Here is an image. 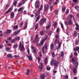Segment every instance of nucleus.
Instances as JSON below:
<instances>
[{
  "mask_svg": "<svg viewBox=\"0 0 79 79\" xmlns=\"http://www.w3.org/2000/svg\"><path fill=\"white\" fill-rule=\"evenodd\" d=\"M53 10V6H51L50 7V10Z\"/></svg>",
  "mask_w": 79,
  "mask_h": 79,
  "instance_id": "obj_59",
  "label": "nucleus"
},
{
  "mask_svg": "<svg viewBox=\"0 0 79 79\" xmlns=\"http://www.w3.org/2000/svg\"><path fill=\"white\" fill-rule=\"evenodd\" d=\"M11 30H6V32L5 33V34H8V33H11Z\"/></svg>",
  "mask_w": 79,
  "mask_h": 79,
  "instance_id": "obj_21",
  "label": "nucleus"
},
{
  "mask_svg": "<svg viewBox=\"0 0 79 79\" xmlns=\"http://www.w3.org/2000/svg\"><path fill=\"white\" fill-rule=\"evenodd\" d=\"M36 45L38 47H39V46H40V45H41V44H39V43H37V44H36Z\"/></svg>",
  "mask_w": 79,
  "mask_h": 79,
  "instance_id": "obj_58",
  "label": "nucleus"
},
{
  "mask_svg": "<svg viewBox=\"0 0 79 79\" xmlns=\"http://www.w3.org/2000/svg\"><path fill=\"white\" fill-rule=\"evenodd\" d=\"M65 10H66V7H63L62 8V11H63H63H65Z\"/></svg>",
  "mask_w": 79,
  "mask_h": 79,
  "instance_id": "obj_40",
  "label": "nucleus"
},
{
  "mask_svg": "<svg viewBox=\"0 0 79 79\" xmlns=\"http://www.w3.org/2000/svg\"><path fill=\"white\" fill-rule=\"evenodd\" d=\"M35 5L36 8H38L40 6V3H39V0H37L35 2Z\"/></svg>",
  "mask_w": 79,
  "mask_h": 79,
  "instance_id": "obj_6",
  "label": "nucleus"
},
{
  "mask_svg": "<svg viewBox=\"0 0 79 79\" xmlns=\"http://www.w3.org/2000/svg\"><path fill=\"white\" fill-rule=\"evenodd\" d=\"M27 58H28L30 60H32V57L31 56H27Z\"/></svg>",
  "mask_w": 79,
  "mask_h": 79,
  "instance_id": "obj_27",
  "label": "nucleus"
},
{
  "mask_svg": "<svg viewBox=\"0 0 79 79\" xmlns=\"http://www.w3.org/2000/svg\"><path fill=\"white\" fill-rule=\"evenodd\" d=\"M58 10H55L54 11V13L56 15H57L58 14Z\"/></svg>",
  "mask_w": 79,
  "mask_h": 79,
  "instance_id": "obj_36",
  "label": "nucleus"
},
{
  "mask_svg": "<svg viewBox=\"0 0 79 79\" xmlns=\"http://www.w3.org/2000/svg\"><path fill=\"white\" fill-rule=\"evenodd\" d=\"M61 43L60 42L58 44V46L57 47V50H58L61 48Z\"/></svg>",
  "mask_w": 79,
  "mask_h": 79,
  "instance_id": "obj_12",
  "label": "nucleus"
},
{
  "mask_svg": "<svg viewBox=\"0 0 79 79\" xmlns=\"http://www.w3.org/2000/svg\"><path fill=\"white\" fill-rule=\"evenodd\" d=\"M79 40H77L75 42L76 45H78V44H79Z\"/></svg>",
  "mask_w": 79,
  "mask_h": 79,
  "instance_id": "obj_25",
  "label": "nucleus"
},
{
  "mask_svg": "<svg viewBox=\"0 0 79 79\" xmlns=\"http://www.w3.org/2000/svg\"><path fill=\"white\" fill-rule=\"evenodd\" d=\"M38 28V24H36V26L35 27V30H36V29H37V28Z\"/></svg>",
  "mask_w": 79,
  "mask_h": 79,
  "instance_id": "obj_48",
  "label": "nucleus"
},
{
  "mask_svg": "<svg viewBox=\"0 0 79 79\" xmlns=\"http://www.w3.org/2000/svg\"><path fill=\"white\" fill-rule=\"evenodd\" d=\"M74 51H79V47H76L75 48H73Z\"/></svg>",
  "mask_w": 79,
  "mask_h": 79,
  "instance_id": "obj_16",
  "label": "nucleus"
},
{
  "mask_svg": "<svg viewBox=\"0 0 79 79\" xmlns=\"http://www.w3.org/2000/svg\"><path fill=\"white\" fill-rule=\"evenodd\" d=\"M40 34L41 35H44V31H41L40 32Z\"/></svg>",
  "mask_w": 79,
  "mask_h": 79,
  "instance_id": "obj_47",
  "label": "nucleus"
},
{
  "mask_svg": "<svg viewBox=\"0 0 79 79\" xmlns=\"http://www.w3.org/2000/svg\"><path fill=\"white\" fill-rule=\"evenodd\" d=\"M48 34L49 35H50L51 34H52V31H49L48 33Z\"/></svg>",
  "mask_w": 79,
  "mask_h": 79,
  "instance_id": "obj_55",
  "label": "nucleus"
},
{
  "mask_svg": "<svg viewBox=\"0 0 79 79\" xmlns=\"http://www.w3.org/2000/svg\"><path fill=\"white\" fill-rule=\"evenodd\" d=\"M30 70L28 69L27 70V73H26V74L27 75V76H29V73H30Z\"/></svg>",
  "mask_w": 79,
  "mask_h": 79,
  "instance_id": "obj_22",
  "label": "nucleus"
},
{
  "mask_svg": "<svg viewBox=\"0 0 79 79\" xmlns=\"http://www.w3.org/2000/svg\"><path fill=\"white\" fill-rule=\"evenodd\" d=\"M77 33L75 32L74 33V36L75 37H77Z\"/></svg>",
  "mask_w": 79,
  "mask_h": 79,
  "instance_id": "obj_30",
  "label": "nucleus"
},
{
  "mask_svg": "<svg viewBox=\"0 0 79 79\" xmlns=\"http://www.w3.org/2000/svg\"><path fill=\"white\" fill-rule=\"evenodd\" d=\"M52 57H53L55 56V53L53 52H52Z\"/></svg>",
  "mask_w": 79,
  "mask_h": 79,
  "instance_id": "obj_56",
  "label": "nucleus"
},
{
  "mask_svg": "<svg viewBox=\"0 0 79 79\" xmlns=\"http://www.w3.org/2000/svg\"><path fill=\"white\" fill-rule=\"evenodd\" d=\"M59 41L57 40H55V42L56 44H58L59 42Z\"/></svg>",
  "mask_w": 79,
  "mask_h": 79,
  "instance_id": "obj_50",
  "label": "nucleus"
},
{
  "mask_svg": "<svg viewBox=\"0 0 79 79\" xmlns=\"http://www.w3.org/2000/svg\"><path fill=\"white\" fill-rule=\"evenodd\" d=\"M65 78H66V79H68V75H66L65 77Z\"/></svg>",
  "mask_w": 79,
  "mask_h": 79,
  "instance_id": "obj_62",
  "label": "nucleus"
},
{
  "mask_svg": "<svg viewBox=\"0 0 79 79\" xmlns=\"http://www.w3.org/2000/svg\"><path fill=\"white\" fill-rule=\"evenodd\" d=\"M79 26H78V27H76V29L79 30Z\"/></svg>",
  "mask_w": 79,
  "mask_h": 79,
  "instance_id": "obj_63",
  "label": "nucleus"
},
{
  "mask_svg": "<svg viewBox=\"0 0 79 79\" xmlns=\"http://www.w3.org/2000/svg\"><path fill=\"white\" fill-rule=\"evenodd\" d=\"M24 8H25L24 6H22L19 9L18 11H23V10L24 9Z\"/></svg>",
  "mask_w": 79,
  "mask_h": 79,
  "instance_id": "obj_15",
  "label": "nucleus"
},
{
  "mask_svg": "<svg viewBox=\"0 0 79 79\" xmlns=\"http://www.w3.org/2000/svg\"><path fill=\"white\" fill-rule=\"evenodd\" d=\"M75 9H76V10H79V7L78 6H76L75 7Z\"/></svg>",
  "mask_w": 79,
  "mask_h": 79,
  "instance_id": "obj_43",
  "label": "nucleus"
},
{
  "mask_svg": "<svg viewBox=\"0 0 79 79\" xmlns=\"http://www.w3.org/2000/svg\"><path fill=\"white\" fill-rule=\"evenodd\" d=\"M47 37H48V36H47V35H46V37L44 39L41 40L40 42V44H41V45H42L44 44V42H45V40H46L47 39Z\"/></svg>",
  "mask_w": 79,
  "mask_h": 79,
  "instance_id": "obj_8",
  "label": "nucleus"
},
{
  "mask_svg": "<svg viewBox=\"0 0 79 79\" xmlns=\"http://www.w3.org/2000/svg\"><path fill=\"white\" fill-rule=\"evenodd\" d=\"M38 36H39L38 35H36L35 39L33 41V42L34 43L37 42H39V38L38 37Z\"/></svg>",
  "mask_w": 79,
  "mask_h": 79,
  "instance_id": "obj_9",
  "label": "nucleus"
},
{
  "mask_svg": "<svg viewBox=\"0 0 79 79\" xmlns=\"http://www.w3.org/2000/svg\"><path fill=\"white\" fill-rule=\"evenodd\" d=\"M53 26H54V29H55V28H56V27H57V26H58V23L56 22L53 25Z\"/></svg>",
  "mask_w": 79,
  "mask_h": 79,
  "instance_id": "obj_17",
  "label": "nucleus"
},
{
  "mask_svg": "<svg viewBox=\"0 0 79 79\" xmlns=\"http://www.w3.org/2000/svg\"><path fill=\"white\" fill-rule=\"evenodd\" d=\"M45 50H47V45H45L43 47V53H44V49H45Z\"/></svg>",
  "mask_w": 79,
  "mask_h": 79,
  "instance_id": "obj_11",
  "label": "nucleus"
},
{
  "mask_svg": "<svg viewBox=\"0 0 79 79\" xmlns=\"http://www.w3.org/2000/svg\"><path fill=\"white\" fill-rule=\"evenodd\" d=\"M20 32V30H18L17 31H15L14 33V34L15 35H17L18 34H19V33Z\"/></svg>",
  "mask_w": 79,
  "mask_h": 79,
  "instance_id": "obj_14",
  "label": "nucleus"
},
{
  "mask_svg": "<svg viewBox=\"0 0 79 79\" xmlns=\"http://www.w3.org/2000/svg\"><path fill=\"white\" fill-rule=\"evenodd\" d=\"M46 21V19L45 18H43L42 19L40 22V24L41 26L43 25L44 24V22H45Z\"/></svg>",
  "mask_w": 79,
  "mask_h": 79,
  "instance_id": "obj_5",
  "label": "nucleus"
},
{
  "mask_svg": "<svg viewBox=\"0 0 79 79\" xmlns=\"http://www.w3.org/2000/svg\"><path fill=\"white\" fill-rule=\"evenodd\" d=\"M23 5V3L22 2V3H19L18 4V6H21V5Z\"/></svg>",
  "mask_w": 79,
  "mask_h": 79,
  "instance_id": "obj_46",
  "label": "nucleus"
},
{
  "mask_svg": "<svg viewBox=\"0 0 79 79\" xmlns=\"http://www.w3.org/2000/svg\"><path fill=\"white\" fill-rule=\"evenodd\" d=\"M40 65H41V69H42V66H43V63H41L40 64Z\"/></svg>",
  "mask_w": 79,
  "mask_h": 79,
  "instance_id": "obj_60",
  "label": "nucleus"
},
{
  "mask_svg": "<svg viewBox=\"0 0 79 79\" xmlns=\"http://www.w3.org/2000/svg\"><path fill=\"white\" fill-rule=\"evenodd\" d=\"M60 28H58L57 29L56 32H59V31H60Z\"/></svg>",
  "mask_w": 79,
  "mask_h": 79,
  "instance_id": "obj_57",
  "label": "nucleus"
},
{
  "mask_svg": "<svg viewBox=\"0 0 79 79\" xmlns=\"http://www.w3.org/2000/svg\"><path fill=\"white\" fill-rule=\"evenodd\" d=\"M54 48V45L52 44L51 45V49H53Z\"/></svg>",
  "mask_w": 79,
  "mask_h": 79,
  "instance_id": "obj_29",
  "label": "nucleus"
},
{
  "mask_svg": "<svg viewBox=\"0 0 79 79\" xmlns=\"http://www.w3.org/2000/svg\"><path fill=\"white\" fill-rule=\"evenodd\" d=\"M72 60L73 61V64L74 65V66L75 67V68H73V69H76L77 68V67H78L79 63L77 61V60H75V59L74 58H72Z\"/></svg>",
  "mask_w": 79,
  "mask_h": 79,
  "instance_id": "obj_3",
  "label": "nucleus"
},
{
  "mask_svg": "<svg viewBox=\"0 0 79 79\" xmlns=\"http://www.w3.org/2000/svg\"><path fill=\"white\" fill-rule=\"evenodd\" d=\"M43 9V5L42 4H41L40 6V7L39 9H38V11L37 12V10H34L33 11V13L34 14H35V17L36 16H37V15H40V11H42V10Z\"/></svg>",
  "mask_w": 79,
  "mask_h": 79,
  "instance_id": "obj_2",
  "label": "nucleus"
},
{
  "mask_svg": "<svg viewBox=\"0 0 79 79\" xmlns=\"http://www.w3.org/2000/svg\"><path fill=\"white\" fill-rule=\"evenodd\" d=\"M18 44H16L15 45H14L13 46V48H17L18 47Z\"/></svg>",
  "mask_w": 79,
  "mask_h": 79,
  "instance_id": "obj_28",
  "label": "nucleus"
},
{
  "mask_svg": "<svg viewBox=\"0 0 79 79\" xmlns=\"http://www.w3.org/2000/svg\"><path fill=\"white\" fill-rule=\"evenodd\" d=\"M23 24H24V23L23 22H22L19 25V27H21L23 25Z\"/></svg>",
  "mask_w": 79,
  "mask_h": 79,
  "instance_id": "obj_38",
  "label": "nucleus"
},
{
  "mask_svg": "<svg viewBox=\"0 0 79 79\" xmlns=\"http://www.w3.org/2000/svg\"><path fill=\"white\" fill-rule=\"evenodd\" d=\"M60 56L62 57H63V56H64V53H63V52H61V54H60Z\"/></svg>",
  "mask_w": 79,
  "mask_h": 79,
  "instance_id": "obj_37",
  "label": "nucleus"
},
{
  "mask_svg": "<svg viewBox=\"0 0 79 79\" xmlns=\"http://www.w3.org/2000/svg\"><path fill=\"white\" fill-rule=\"evenodd\" d=\"M23 14L24 15H26V11L24 10V11L23 12Z\"/></svg>",
  "mask_w": 79,
  "mask_h": 79,
  "instance_id": "obj_64",
  "label": "nucleus"
},
{
  "mask_svg": "<svg viewBox=\"0 0 79 79\" xmlns=\"http://www.w3.org/2000/svg\"><path fill=\"white\" fill-rule=\"evenodd\" d=\"M74 56H77V55H78L77 52H76V51H74Z\"/></svg>",
  "mask_w": 79,
  "mask_h": 79,
  "instance_id": "obj_24",
  "label": "nucleus"
},
{
  "mask_svg": "<svg viewBox=\"0 0 79 79\" xmlns=\"http://www.w3.org/2000/svg\"><path fill=\"white\" fill-rule=\"evenodd\" d=\"M40 77L41 79H45V75L44 74H42L40 75Z\"/></svg>",
  "mask_w": 79,
  "mask_h": 79,
  "instance_id": "obj_18",
  "label": "nucleus"
},
{
  "mask_svg": "<svg viewBox=\"0 0 79 79\" xmlns=\"http://www.w3.org/2000/svg\"><path fill=\"white\" fill-rule=\"evenodd\" d=\"M41 58L39 57H38V62L39 63V61L40 60Z\"/></svg>",
  "mask_w": 79,
  "mask_h": 79,
  "instance_id": "obj_49",
  "label": "nucleus"
},
{
  "mask_svg": "<svg viewBox=\"0 0 79 79\" xmlns=\"http://www.w3.org/2000/svg\"><path fill=\"white\" fill-rule=\"evenodd\" d=\"M61 26V27L62 28V29H64V26H63V25L62 23H60Z\"/></svg>",
  "mask_w": 79,
  "mask_h": 79,
  "instance_id": "obj_41",
  "label": "nucleus"
},
{
  "mask_svg": "<svg viewBox=\"0 0 79 79\" xmlns=\"http://www.w3.org/2000/svg\"><path fill=\"white\" fill-rule=\"evenodd\" d=\"M60 2V0H56L55 2L54 3V5H56L57 3H59Z\"/></svg>",
  "mask_w": 79,
  "mask_h": 79,
  "instance_id": "obj_20",
  "label": "nucleus"
},
{
  "mask_svg": "<svg viewBox=\"0 0 79 79\" xmlns=\"http://www.w3.org/2000/svg\"><path fill=\"white\" fill-rule=\"evenodd\" d=\"M15 39L16 40H20V37H17L15 38Z\"/></svg>",
  "mask_w": 79,
  "mask_h": 79,
  "instance_id": "obj_23",
  "label": "nucleus"
},
{
  "mask_svg": "<svg viewBox=\"0 0 79 79\" xmlns=\"http://www.w3.org/2000/svg\"><path fill=\"white\" fill-rule=\"evenodd\" d=\"M50 25L47 26L46 27V29L47 30L48 29H49L50 28Z\"/></svg>",
  "mask_w": 79,
  "mask_h": 79,
  "instance_id": "obj_53",
  "label": "nucleus"
},
{
  "mask_svg": "<svg viewBox=\"0 0 79 79\" xmlns=\"http://www.w3.org/2000/svg\"><path fill=\"white\" fill-rule=\"evenodd\" d=\"M59 35H56L55 36V37L56 38V39H58V38H59Z\"/></svg>",
  "mask_w": 79,
  "mask_h": 79,
  "instance_id": "obj_51",
  "label": "nucleus"
},
{
  "mask_svg": "<svg viewBox=\"0 0 79 79\" xmlns=\"http://www.w3.org/2000/svg\"><path fill=\"white\" fill-rule=\"evenodd\" d=\"M18 28V25H16L13 27L14 29H16Z\"/></svg>",
  "mask_w": 79,
  "mask_h": 79,
  "instance_id": "obj_32",
  "label": "nucleus"
},
{
  "mask_svg": "<svg viewBox=\"0 0 79 79\" xmlns=\"http://www.w3.org/2000/svg\"><path fill=\"white\" fill-rule=\"evenodd\" d=\"M47 69H51V68L49 65H48L47 67Z\"/></svg>",
  "mask_w": 79,
  "mask_h": 79,
  "instance_id": "obj_39",
  "label": "nucleus"
},
{
  "mask_svg": "<svg viewBox=\"0 0 79 79\" xmlns=\"http://www.w3.org/2000/svg\"><path fill=\"white\" fill-rule=\"evenodd\" d=\"M14 16H15V13H14L13 12H12L11 13V14L10 15L11 18V19H13V18H14Z\"/></svg>",
  "mask_w": 79,
  "mask_h": 79,
  "instance_id": "obj_13",
  "label": "nucleus"
},
{
  "mask_svg": "<svg viewBox=\"0 0 79 79\" xmlns=\"http://www.w3.org/2000/svg\"><path fill=\"white\" fill-rule=\"evenodd\" d=\"M68 13H69V9H67L66 14V15H68Z\"/></svg>",
  "mask_w": 79,
  "mask_h": 79,
  "instance_id": "obj_45",
  "label": "nucleus"
},
{
  "mask_svg": "<svg viewBox=\"0 0 79 79\" xmlns=\"http://www.w3.org/2000/svg\"><path fill=\"white\" fill-rule=\"evenodd\" d=\"M7 56H8L9 58H13V56H12V55L11 54H9L7 55Z\"/></svg>",
  "mask_w": 79,
  "mask_h": 79,
  "instance_id": "obj_19",
  "label": "nucleus"
},
{
  "mask_svg": "<svg viewBox=\"0 0 79 79\" xmlns=\"http://www.w3.org/2000/svg\"><path fill=\"white\" fill-rule=\"evenodd\" d=\"M69 16L70 19H72V18H73V15H72V14H70Z\"/></svg>",
  "mask_w": 79,
  "mask_h": 79,
  "instance_id": "obj_52",
  "label": "nucleus"
},
{
  "mask_svg": "<svg viewBox=\"0 0 79 79\" xmlns=\"http://www.w3.org/2000/svg\"><path fill=\"white\" fill-rule=\"evenodd\" d=\"M6 49L7 51H10V50L11 48H10L7 47L6 48Z\"/></svg>",
  "mask_w": 79,
  "mask_h": 79,
  "instance_id": "obj_34",
  "label": "nucleus"
},
{
  "mask_svg": "<svg viewBox=\"0 0 79 79\" xmlns=\"http://www.w3.org/2000/svg\"><path fill=\"white\" fill-rule=\"evenodd\" d=\"M11 39H12V37L8 38H7V40H11Z\"/></svg>",
  "mask_w": 79,
  "mask_h": 79,
  "instance_id": "obj_61",
  "label": "nucleus"
},
{
  "mask_svg": "<svg viewBox=\"0 0 79 79\" xmlns=\"http://www.w3.org/2000/svg\"><path fill=\"white\" fill-rule=\"evenodd\" d=\"M12 10L13 8L10 7L8 10L10 12V11H11Z\"/></svg>",
  "mask_w": 79,
  "mask_h": 79,
  "instance_id": "obj_44",
  "label": "nucleus"
},
{
  "mask_svg": "<svg viewBox=\"0 0 79 79\" xmlns=\"http://www.w3.org/2000/svg\"><path fill=\"white\" fill-rule=\"evenodd\" d=\"M24 43L22 41H20V44H19V48H21L20 49L21 51H23L24 50Z\"/></svg>",
  "mask_w": 79,
  "mask_h": 79,
  "instance_id": "obj_4",
  "label": "nucleus"
},
{
  "mask_svg": "<svg viewBox=\"0 0 79 79\" xmlns=\"http://www.w3.org/2000/svg\"><path fill=\"white\" fill-rule=\"evenodd\" d=\"M40 19V15H39L38 17L36 19V22H37L38 21H39V19Z\"/></svg>",
  "mask_w": 79,
  "mask_h": 79,
  "instance_id": "obj_26",
  "label": "nucleus"
},
{
  "mask_svg": "<svg viewBox=\"0 0 79 79\" xmlns=\"http://www.w3.org/2000/svg\"><path fill=\"white\" fill-rule=\"evenodd\" d=\"M49 8V6L47 5H45L44 6V10L45 11H47L48 10V8Z\"/></svg>",
  "mask_w": 79,
  "mask_h": 79,
  "instance_id": "obj_10",
  "label": "nucleus"
},
{
  "mask_svg": "<svg viewBox=\"0 0 79 79\" xmlns=\"http://www.w3.org/2000/svg\"><path fill=\"white\" fill-rule=\"evenodd\" d=\"M27 25L25 26L23 28V30H25V29H27Z\"/></svg>",
  "mask_w": 79,
  "mask_h": 79,
  "instance_id": "obj_54",
  "label": "nucleus"
},
{
  "mask_svg": "<svg viewBox=\"0 0 79 79\" xmlns=\"http://www.w3.org/2000/svg\"><path fill=\"white\" fill-rule=\"evenodd\" d=\"M15 42H16V40H15V39L12 40L11 41V43H15Z\"/></svg>",
  "mask_w": 79,
  "mask_h": 79,
  "instance_id": "obj_33",
  "label": "nucleus"
},
{
  "mask_svg": "<svg viewBox=\"0 0 79 79\" xmlns=\"http://www.w3.org/2000/svg\"><path fill=\"white\" fill-rule=\"evenodd\" d=\"M65 25H71L73 24V21L71 20H70L68 22H66L65 23Z\"/></svg>",
  "mask_w": 79,
  "mask_h": 79,
  "instance_id": "obj_7",
  "label": "nucleus"
},
{
  "mask_svg": "<svg viewBox=\"0 0 79 79\" xmlns=\"http://www.w3.org/2000/svg\"><path fill=\"white\" fill-rule=\"evenodd\" d=\"M74 74H76L77 73V69H74L73 70Z\"/></svg>",
  "mask_w": 79,
  "mask_h": 79,
  "instance_id": "obj_35",
  "label": "nucleus"
},
{
  "mask_svg": "<svg viewBox=\"0 0 79 79\" xmlns=\"http://www.w3.org/2000/svg\"><path fill=\"white\" fill-rule=\"evenodd\" d=\"M17 4V1H14L13 3V5H14L15 6H16V4Z\"/></svg>",
  "mask_w": 79,
  "mask_h": 79,
  "instance_id": "obj_31",
  "label": "nucleus"
},
{
  "mask_svg": "<svg viewBox=\"0 0 79 79\" xmlns=\"http://www.w3.org/2000/svg\"><path fill=\"white\" fill-rule=\"evenodd\" d=\"M27 0H23L22 2V4H24V3H26V1H27Z\"/></svg>",
  "mask_w": 79,
  "mask_h": 79,
  "instance_id": "obj_42",
  "label": "nucleus"
},
{
  "mask_svg": "<svg viewBox=\"0 0 79 79\" xmlns=\"http://www.w3.org/2000/svg\"><path fill=\"white\" fill-rule=\"evenodd\" d=\"M59 63H59V62L56 61L54 59H52L50 64L51 66H52L54 64V69H56V68H58Z\"/></svg>",
  "mask_w": 79,
  "mask_h": 79,
  "instance_id": "obj_1",
  "label": "nucleus"
}]
</instances>
